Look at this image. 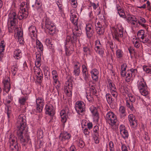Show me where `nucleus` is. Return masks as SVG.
Returning a JSON list of instances; mask_svg holds the SVG:
<instances>
[{
	"mask_svg": "<svg viewBox=\"0 0 151 151\" xmlns=\"http://www.w3.org/2000/svg\"><path fill=\"white\" fill-rule=\"evenodd\" d=\"M106 97L107 103L109 105L113 104L114 102L115 99L112 98L111 95L109 93H107L106 95Z\"/></svg>",
	"mask_w": 151,
	"mask_h": 151,
	"instance_id": "c85d7f7f",
	"label": "nucleus"
},
{
	"mask_svg": "<svg viewBox=\"0 0 151 151\" xmlns=\"http://www.w3.org/2000/svg\"><path fill=\"white\" fill-rule=\"evenodd\" d=\"M15 14L12 13L9 14V18L8 23V29L9 32H12L14 31L16 28H18L16 26L17 23V17L15 16Z\"/></svg>",
	"mask_w": 151,
	"mask_h": 151,
	"instance_id": "7ed1b4c3",
	"label": "nucleus"
},
{
	"mask_svg": "<svg viewBox=\"0 0 151 151\" xmlns=\"http://www.w3.org/2000/svg\"><path fill=\"white\" fill-rule=\"evenodd\" d=\"M123 28L120 24H118L116 28L114 29V35L115 39L117 41H119V37L123 36Z\"/></svg>",
	"mask_w": 151,
	"mask_h": 151,
	"instance_id": "6e6552de",
	"label": "nucleus"
},
{
	"mask_svg": "<svg viewBox=\"0 0 151 151\" xmlns=\"http://www.w3.org/2000/svg\"><path fill=\"white\" fill-rule=\"evenodd\" d=\"M107 45L109 46L111 50H112L115 47V46L114 45L113 42L111 41H109L108 42Z\"/></svg>",
	"mask_w": 151,
	"mask_h": 151,
	"instance_id": "052dcab7",
	"label": "nucleus"
},
{
	"mask_svg": "<svg viewBox=\"0 0 151 151\" xmlns=\"http://www.w3.org/2000/svg\"><path fill=\"white\" fill-rule=\"evenodd\" d=\"M44 74H50V69L48 67L44 66L43 68Z\"/></svg>",
	"mask_w": 151,
	"mask_h": 151,
	"instance_id": "6e6d98bb",
	"label": "nucleus"
},
{
	"mask_svg": "<svg viewBox=\"0 0 151 151\" xmlns=\"http://www.w3.org/2000/svg\"><path fill=\"white\" fill-rule=\"evenodd\" d=\"M96 52L98 53L100 56L102 57L104 53V48L96 49H95Z\"/></svg>",
	"mask_w": 151,
	"mask_h": 151,
	"instance_id": "58836bf2",
	"label": "nucleus"
},
{
	"mask_svg": "<svg viewBox=\"0 0 151 151\" xmlns=\"http://www.w3.org/2000/svg\"><path fill=\"white\" fill-rule=\"evenodd\" d=\"M52 74L53 80V84L55 85L58 83H59L58 80V77L56 70H53L52 72Z\"/></svg>",
	"mask_w": 151,
	"mask_h": 151,
	"instance_id": "393cba45",
	"label": "nucleus"
},
{
	"mask_svg": "<svg viewBox=\"0 0 151 151\" xmlns=\"http://www.w3.org/2000/svg\"><path fill=\"white\" fill-rule=\"evenodd\" d=\"M138 40L137 38H136L135 39L134 38H133L132 40L134 46L137 48H138L140 46L139 42L138 41Z\"/></svg>",
	"mask_w": 151,
	"mask_h": 151,
	"instance_id": "09e8293b",
	"label": "nucleus"
},
{
	"mask_svg": "<svg viewBox=\"0 0 151 151\" xmlns=\"http://www.w3.org/2000/svg\"><path fill=\"white\" fill-rule=\"evenodd\" d=\"M16 29L14 30V32L15 33V36L17 38V37H23V32L22 30L21 29H19V28H16Z\"/></svg>",
	"mask_w": 151,
	"mask_h": 151,
	"instance_id": "c756f323",
	"label": "nucleus"
},
{
	"mask_svg": "<svg viewBox=\"0 0 151 151\" xmlns=\"http://www.w3.org/2000/svg\"><path fill=\"white\" fill-rule=\"evenodd\" d=\"M42 28L43 27V26H45L49 31V33L50 35H52L55 33V27L48 17H44L42 23Z\"/></svg>",
	"mask_w": 151,
	"mask_h": 151,
	"instance_id": "f03ea898",
	"label": "nucleus"
},
{
	"mask_svg": "<svg viewBox=\"0 0 151 151\" xmlns=\"http://www.w3.org/2000/svg\"><path fill=\"white\" fill-rule=\"evenodd\" d=\"M127 67V65L125 64H123L121 66L120 74L121 76L122 77H125Z\"/></svg>",
	"mask_w": 151,
	"mask_h": 151,
	"instance_id": "2f4dec72",
	"label": "nucleus"
},
{
	"mask_svg": "<svg viewBox=\"0 0 151 151\" xmlns=\"http://www.w3.org/2000/svg\"><path fill=\"white\" fill-rule=\"evenodd\" d=\"M59 137H61V140L64 141L65 140H68L70 139L71 137V134L66 132H63L61 133Z\"/></svg>",
	"mask_w": 151,
	"mask_h": 151,
	"instance_id": "4be33fe9",
	"label": "nucleus"
},
{
	"mask_svg": "<svg viewBox=\"0 0 151 151\" xmlns=\"http://www.w3.org/2000/svg\"><path fill=\"white\" fill-rule=\"evenodd\" d=\"M44 101L42 97H38L36 99V109L37 112H41L44 105Z\"/></svg>",
	"mask_w": 151,
	"mask_h": 151,
	"instance_id": "f8f14e48",
	"label": "nucleus"
},
{
	"mask_svg": "<svg viewBox=\"0 0 151 151\" xmlns=\"http://www.w3.org/2000/svg\"><path fill=\"white\" fill-rule=\"evenodd\" d=\"M15 38L16 39H18V41L19 42V43L20 44H23L24 43V39L23 38V37H17V38H16V37H15Z\"/></svg>",
	"mask_w": 151,
	"mask_h": 151,
	"instance_id": "69168bd1",
	"label": "nucleus"
},
{
	"mask_svg": "<svg viewBox=\"0 0 151 151\" xmlns=\"http://www.w3.org/2000/svg\"><path fill=\"white\" fill-rule=\"evenodd\" d=\"M29 32L33 37H36L37 36L36 34V29L35 27L33 26H31L29 28Z\"/></svg>",
	"mask_w": 151,
	"mask_h": 151,
	"instance_id": "7c9ffc66",
	"label": "nucleus"
},
{
	"mask_svg": "<svg viewBox=\"0 0 151 151\" xmlns=\"http://www.w3.org/2000/svg\"><path fill=\"white\" fill-rule=\"evenodd\" d=\"M116 54L117 58H121L123 57V53L122 50L118 49L116 51Z\"/></svg>",
	"mask_w": 151,
	"mask_h": 151,
	"instance_id": "a18cd8bd",
	"label": "nucleus"
},
{
	"mask_svg": "<svg viewBox=\"0 0 151 151\" xmlns=\"http://www.w3.org/2000/svg\"><path fill=\"white\" fill-rule=\"evenodd\" d=\"M128 96L129 98V101L131 102H134L135 101V98L134 96L132 94L129 93L128 94Z\"/></svg>",
	"mask_w": 151,
	"mask_h": 151,
	"instance_id": "864d4df0",
	"label": "nucleus"
},
{
	"mask_svg": "<svg viewBox=\"0 0 151 151\" xmlns=\"http://www.w3.org/2000/svg\"><path fill=\"white\" fill-rule=\"evenodd\" d=\"M26 132V130L22 131L21 130H18L17 132L18 139L21 143H23L24 145L30 142V139L28 138H26L25 137Z\"/></svg>",
	"mask_w": 151,
	"mask_h": 151,
	"instance_id": "1a4fd4ad",
	"label": "nucleus"
},
{
	"mask_svg": "<svg viewBox=\"0 0 151 151\" xmlns=\"http://www.w3.org/2000/svg\"><path fill=\"white\" fill-rule=\"evenodd\" d=\"M128 118L131 127L134 128H136L137 126V124L135 116L133 114H130Z\"/></svg>",
	"mask_w": 151,
	"mask_h": 151,
	"instance_id": "f3484780",
	"label": "nucleus"
},
{
	"mask_svg": "<svg viewBox=\"0 0 151 151\" xmlns=\"http://www.w3.org/2000/svg\"><path fill=\"white\" fill-rule=\"evenodd\" d=\"M98 74H91L92 78L93 80L97 81L98 79Z\"/></svg>",
	"mask_w": 151,
	"mask_h": 151,
	"instance_id": "774afa93",
	"label": "nucleus"
},
{
	"mask_svg": "<svg viewBox=\"0 0 151 151\" xmlns=\"http://www.w3.org/2000/svg\"><path fill=\"white\" fill-rule=\"evenodd\" d=\"M36 44L37 47L41 51H42L43 50L42 45L38 40H36Z\"/></svg>",
	"mask_w": 151,
	"mask_h": 151,
	"instance_id": "c03bdc74",
	"label": "nucleus"
},
{
	"mask_svg": "<svg viewBox=\"0 0 151 151\" xmlns=\"http://www.w3.org/2000/svg\"><path fill=\"white\" fill-rule=\"evenodd\" d=\"M37 136L38 138L41 139L43 137V130L41 129H38L37 131Z\"/></svg>",
	"mask_w": 151,
	"mask_h": 151,
	"instance_id": "a19ab883",
	"label": "nucleus"
},
{
	"mask_svg": "<svg viewBox=\"0 0 151 151\" xmlns=\"http://www.w3.org/2000/svg\"><path fill=\"white\" fill-rule=\"evenodd\" d=\"M119 112L120 118L124 119L127 115L125 107L123 106H120L119 109Z\"/></svg>",
	"mask_w": 151,
	"mask_h": 151,
	"instance_id": "5701e85b",
	"label": "nucleus"
},
{
	"mask_svg": "<svg viewBox=\"0 0 151 151\" xmlns=\"http://www.w3.org/2000/svg\"><path fill=\"white\" fill-rule=\"evenodd\" d=\"M119 128L120 134L122 137L124 139L127 138L129 136V134L124 125L123 124L121 125Z\"/></svg>",
	"mask_w": 151,
	"mask_h": 151,
	"instance_id": "6ab92c4d",
	"label": "nucleus"
},
{
	"mask_svg": "<svg viewBox=\"0 0 151 151\" xmlns=\"http://www.w3.org/2000/svg\"><path fill=\"white\" fill-rule=\"evenodd\" d=\"M145 35V32L144 30H140L138 31L137 33L138 39L139 40L142 39Z\"/></svg>",
	"mask_w": 151,
	"mask_h": 151,
	"instance_id": "c9c22d12",
	"label": "nucleus"
},
{
	"mask_svg": "<svg viewBox=\"0 0 151 151\" xmlns=\"http://www.w3.org/2000/svg\"><path fill=\"white\" fill-rule=\"evenodd\" d=\"M54 108L53 106L51 104H47L46 105L45 108L46 114L52 116L55 114Z\"/></svg>",
	"mask_w": 151,
	"mask_h": 151,
	"instance_id": "a211bd4d",
	"label": "nucleus"
},
{
	"mask_svg": "<svg viewBox=\"0 0 151 151\" xmlns=\"http://www.w3.org/2000/svg\"><path fill=\"white\" fill-rule=\"evenodd\" d=\"M73 51L74 49L72 45H71L70 46H65V53L66 56H70L73 53Z\"/></svg>",
	"mask_w": 151,
	"mask_h": 151,
	"instance_id": "bb28decb",
	"label": "nucleus"
},
{
	"mask_svg": "<svg viewBox=\"0 0 151 151\" xmlns=\"http://www.w3.org/2000/svg\"><path fill=\"white\" fill-rule=\"evenodd\" d=\"M77 41V37L76 36L73 35H68L66 39V45H67L68 42H70L72 44H74L76 43Z\"/></svg>",
	"mask_w": 151,
	"mask_h": 151,
	"instance_id": "412c9836",
	"label": "nucleus"
},
{
	"mask_svg": "<svg viewBox=\"0 0 151 151\" xmlns=\"http://www.w3.org/2000/svg\"><path fill=\"white\" fill-rule=\"evenodd\" d=\"M139 41L140 42L143 43H151V41L147 37L146 35H145L144 37L142 38V39H141Z\"/></svg>",
	"mask_w": 151,
	"mask_h": 151,
	"instance_id": "37998d69",
	"label": "nucleus"
},
{
	"mask_svg": "<svg viewBox=\"0 0 151 151\" xmlns=\"http://www.w3.org/2000/svg\"><path fill=\"white\" fill-rule=\"evenodd\" d=\"M12 13H14L15 14V16L17 17V20L18 21V19H19L20 20L26 18L28 15V12H23L22 11H19V12L18 13V15H17L16 13L15 12H13L11 11L9 14H12Z\"/></svg>",
	"mask_w": 151,
	"mask_h": 151,
	"instance_id": "dca6fc26",
	"label": "nucleus"
},
{
	"mask_svg": "<svg viewBox=\"0 0 151 151\" xmlns=\"http://www.w3.org/2000/svg\"><path fill=\"white\" fill-rule=\"evenodd\" d=\"M83 76L84 80L86 83H87L89 80L90 78V75L88 73L83 74Z\"/></svg>",
	"mask_w": 151,
	"mask_h": 151,
	"instance_id": "603ef678",
	"label": "nucleus"
},
{
	"mask_svg": "<svg viewBox=\"0 0 151 151\" xmlns=\"http://www.w3.org/2000/svg\"><path fill=\"white\" fill-rule=\"evenodd\" d=\"M83 51L84 52V54L86 55L90 54L91 50L89 47L85 46L83 47Z\"/></svg>",
	"mask_w": 151,
	"mask_h": 151,
	"instance_id": "8fccbe9b",
	"label": "nucleus"
},
{
	"mask_svg": "<svg viewBox=\"0 0 151 151\" xmlns=\"http://www.w3.org/2000/svg\"><path fill=\"white\" fill-rule=\"evenodd\" d=\"M103 48L102 45L101 44L100 41L99 40H96L95 42V49Z\"/></svg>",
	"mask_w": 151,
	"mask_h": 151,
	"instance_id": "49530a36",
	"label": "nucleus"
},
{
	"mask_svg": "<svg viewBox=\"0 0 151 151\" xmlns=\"http://www.w3.org/2000/svg\"><path fill=\"white\" fill-rule=\"evenodd\" d=\"M43 79V74H41L40 76H37V82L39 83H41L42 82V80Z\"/></svg>",
	"mask_w": 151,
	"mask_h": 151,
	"instance_id": "680f3d73",
	"label": "nucleus"
},
{
	"mask_svg": "<svg viewBox=\"0 0 151 151\" xmlns=\"http://www.w3.org/2000/svg\"><path fill=\"white\" fill-rule=\"evenodd\" d=\"M42 6V4L40 2H35V4L32 5V7H35L37 10L40 12H42L43 11L42 9H41V7Z\"/></svg>",
	"mask_w": 151,
	"mask_h": 151,
	"instance_id": "f704fd0d",
	"label": "nucleus"
},
{
	"mask_svg": "<svg viewBox=\"0 0 151 151\" xmlns=\"http://www.w3.org/2000/svg\"><path fill=\"white\" fill-rule=\"evenodd\" d=\"M90 93L92 94L95 95L96 96H97L98 95V93L96 89L95 88L93 85L90 86Z\"/></svg>",
	"mask_w": 151,
	"mask_h": 151,
	"instance_id": "79ce46f5",
	"label": "nucleus"
},
{
	"mask_svg": "<svg viewBox=\"0 0 151 151\" xmlns=\"http://www.w3.org/2000/svg\"><path fill=\"white\" fill-rule=\"evenodd\" d=\"M82 72L83 74L88 73L87 67L85 65H82Z\"/></svg>",
	"mask_w": 151,
	"mask_h": 151,
	"instance_id": "5fc2aeb1",
	"label": "nucleus"
},
{
	"mask_svg": "<svg viewBox=\"0 0 151 151\" xmlns=\"http://www.w3.org/2000/svg\"><path fill=\"white\" fill-rule=\"evenodd\" d=\"M36 60H41V54L40 52H36Z\"/></svg>",
	"mask_w": 151,
	"mask_h": 151,
	"instance_id": "e2e57ef3",
	"label": "nucleus"
},
{
	"mask_svg": "<svg viewBox=\"0 0 151 151\" xmlns=\"http://www.w3.org/2000/svg\"><path fill=\"white\" fill-rule=\"evenodd\" d=\"M60 115L61 118V121L63 123H65L67 120L65 111L62 110L60 112Z\"/></svg>",
	"mask_w": 151,
	"mask_h": 151,
	"instance_id": "473e14b6",
	"label": "nucleus"
},
{
	"mask_svg": "<svg viewBox=\"0 0 151 151\" xmlns=\"http://www.w3.org/2000/svg\"><path fill=\"white\" fill-rule=\"evenodd\" d=\"M126 106L132 111L133 112L135 111L134 109L133 106L132 102L129 101V100L126 101Z\"/></svg>",
	"mask_w": 151,
	"mask_h": 151,
	"instance_id": "e433bc0d",
	"label": "nucleus"
},
{
	"mask_svg": "<svg viewBox=\"0 0 151 151\" xmlns=\"http://www.w3.org/2000/svg\"><path fill=\"white\" fill-rule=\"evenodd\" d=\"M17 124L18 130H21L22 131L26 130V117L23 115H19L17 119Z\"/></svg>",
	"mask_w": 151,
	"mask_h": 151,
	"instance_id": "423d86ee",
	"label": "nucleus"
},
{
	"mask_svg": "<svg viewBox=\"0 0 151 151\" xmlns=\"http://www.w3.org/2000/svg\"><path fill=\"white\" fill-rule=\"evenodd\" d=\"M4 88V90L7 93L10 90L11 84L10 79L9 77H5L3 80Z\"/></svg>",
	"mask_w": 151,
	"mask_h": 151,
	"instance_id": "2eb2a0df",
	"label": "nucleus"
},
{
	"mask_svg": "<svg viewBox=\"0 0 151 151\" xmlns=\"http://www.w3.org/2000/svg\"><path fill=\"white\" fill-rule=\"evenodd\" d=\"M111 95L114 97V99L117 100V98L118 96V93L116 91V90H114V91H110Z\"/></svg>",
	"mask_w": 151,
	"mask_h": 151,
	"instance_id": "4d7b16f0",
	"label": "nucleus"
},
{
	"mask_svg": "<svg viewBox=\"0 0 151 151\" xmlns=\"http://www.w3.org/2000/svg\"><path fill=\"white\" fill-rule=\"evenodd\" d=\"M107 82L109 84L110 90V91H114V90H116L115 86L114 83L110 79H107Z\"/></svg>",
	"mask_w": 151,
	"mask_h": 151,
	"instance_id": "72a5a7b5",
	"label": "nucleus"
},
{
	"mask_svg": "<svg viewBox=\"0 0 151 151\" xmlns=\"http://www.w3.org/2000/svg\"><path fill=\"white\" fill-rule=\"evenodd\" d=\"M143 69L144 71L147 73L151 74V69L150 67L146 65H144L143 67Z\"/></svg>",
	"mask_w": 151,
	"mask_h": 151,
	"instance_id": "3c124183",
	"label": "nucleus"
},
{
	"mask_svg": "<svg viewBox=\"0 0 151 151\" xmlns=\"http://www.w3.org/2000/svg\"><path fill=\"white\" fill-rule=\"evenodd\" d=\"M99 127L97 126H95L93 127V132L95 133V136H99L98 131Z\"/></svg>",
	"mask_w": 151,
	"mask_h": 151,
	"instance_id": "13d9d810",
	"label": "nucleus"
},
{
	"mask_svg": "<svg viewBox=\"0 0 151 151\" xmlns=\"http://www.w3.org/2000/svg\"><path fill=\"white\" fill-rule=\"evenodd\" d=\"M86 34L88 38H91L94 33V30L92 25L90 24L86 25Z\"/></svg>",
	"mask_w": 151,
	"mask_h": 151,
	"instance_id": "4468645a",
	"label": "nucleus"
},
{
	"mask_svg": "<svg viewBox=\"0 0 151 151\" xmlns=\"http://www.w3.org/2000/svg\"><path fill=\"white\" fill-rule=\"evenodd\" d=\"M70 12V21L75 25L74 29H73V34L76 37L80 36L82 32L81 29L77 26L78 18L77 17L76 13L73 10H71Z\"/></svg>",
	"mask_w": 151,
	"mask_h": 151,
	"instance_id": "f257e3e1",
	"label": "nucleus"
},
{
	"mask_svg": "<svg viewBox=\"0 0 151 151\" xmlns=\"http://www.w3.org/2000/svg\"><path fill=\"white\" fill-rule=\"evenodd\" d=\"M137 72V70L136 69L132 68L129 70H127L126 73V81L127 82H130L131 78H134Z\"/></svg>",
	"mask_w": 151,
	"mask_h": 151,
	"instance_id": "9d476101",
	"label": "nucleus"
},
{
	"mask_svg": "<svg viewBox=\"0 0 151 151\" xmlns=\"http://www.w3.org/2000/svg\"><path fill=\"white\" fill-rule=\"evenodd\" d=\"M66 85L64 86L65 91L69 97L71 96L72 94V85L71 83L68 81L65 82Z\"/></svg>",
	"mask_w": 151,
	"mask_h": 151,
	"instance_id": "ddd939ff",
	"label": "nucleus"
},
{
	"mask_svg": "<svg viewBox=\"0 0 151 151\" xmlns=\"http://www.w3.org/2000/svg\"><path fill=\"white\" fill-rule=\"evenodd\" d=\"M83 133L86 135H88L90 133V130L87 128H85L83 130Z\"/></svg>",
	"mask_w": 151,
	"mask_h": 151,
	"instance_id": "338daca9",
	"label": "nucleus"
},
{
	"mask_svg": "<svg viewBox=\"0 0 151 151\" xmlns=\"http://www.w3.org/2000/svg\"><path fill=\"white\" fill-rule=\"evenodd\" d=\"M22 56L21 50L19 49H15L14 52L13 57L15 59L18 60L20 59Z\"/></svg>",
	"mask_w": 151,
	"mask_h": 151,
	"instance_id": "b1692460",
	"label": "nucleus"
},
{
	"mask_svg": "<svg viewBox=\"0 0 151 151\" xmlns=\"http://www.w3.org/2000/svg\"><path fill=\"white\" fill-rule=\"evenodd\" d=\"M104 29V27L96 28V32L99 35H103L105 31Z\"/></svg>",
	"mask_w": 151,
	"mask_h": 151,
	"instance_id": "4c0bfd02",
	"label": "nucleus"
},
{
	"mask_svg": "<svg viewBox=\"0 0 151 151\" xmlns=\"http://www.w3.org/2000/svg\"><path fill=\"white\" fill-rule=\"evenodd\" d=\"M29 7V4H27V3L25 2H23L21 4L20 9L21 11L25 12H28V8Z\"/></svg>",
	"mask_w": 151,
	"mask_h": 151,
	"instance_id": "a878e982",
	"label": "nucleus"
},
{
	"mask_svg": "<svg viewBox=\"0 0 151 151\" xmlns=\"http://www.w3.org/2000/svg\"><path fill=\"white\" fill-rule=\"evenodd\" d=\"M90 110L94 116V119L96 121H98L99 119V113L96 108H91Z\"/></svg>",
	"mask_w": 151,
	"mask_h": 151,
	"instance_id": "cd10ccee",
	"label": "nucleus"
},
{
	"mask_svg": "<svg viewBox=\"0 0 151 151\" xmlns=\"http://www.w3.org/2000/svg\"><path fill=\"white\" fill-rule=\"evenodd\" d=\"M5 112L7 113L8 118H9L11 113V108L10 107L7 106V108H6Z\"/></svg>",
	"mask_w": 151,
	"mask_h": 151,
	"instance_id": "bf43d9fd",
	"label": "nucleus"
},
{
	"mask_svg": "<svg viewBox=\"0 0 151 151\" xmlns=\"http://www.w3.org/2000/svg\"><path fill=\"white\" fill-rule=\"evenodd\" d=\"M81 65V64L79 62H76L74 63L73 73L76 76H78L80 74Z\"/></svg>",
	"mask_w": 151,
	"mask_h": 151,
	"instance_id": "aec40b11",
	"label": "nucleus"
},
{
	"mask_svg": "<svg viewBox=\"0 0 151 151\" xmlns=\"http://www.w3.org/2000/svg\"><path fill=\"white\" fill-rule=\"evenodd\" d=\"M75 108L77 113L80 114L85 111V105L83 102L78 101L76 103Z\"/></svg>",
	"mask_w": 151,
	"mask_h": 151,
	"instance_id": "9b49d317",
	"label": "nucleus"
},
{
	"mask_svg": "<svg viewBox=\"0 0 151 151\" xmlns=\"http://www.w3.org/2000/svg\"><path fill=\"white\" fill-rule=\"evenodd\" d=\"M28 99V97L26 96L25 97H21L19 99V102L22 105H24L27 100Z\"/></svg>",
	"mask_w": 151,
	"mask_h": 151,
	"instance_id": "de8ad7c7",
	"label": "nucleus"
},
{
	"mask_svg": "<svg viewBox=\"0 0 151 151\" xmlns=\"http://www.w3.org/2000/svg\"><path fill=\"white\" fill-rule=\"evenodd\" d=\"M86 97L88 99V101L90 102H92L93 100V99L92 96L91 95V94L88 95V94L87 95Z\"/></svg>",
	"mask_w": 151,
	"mask_h": 151,
	"instance_id": "0e129e2a",
	"label": "nucleus"
},
{
	"mask_svg": "<svg viewBox=\"0 0 151 151\" xmlns=\"http://www.w3.org/2000/svg\"><path fill=\"white\" fill-rule=\"evenodd\" d=\"M118 13L119 14L121 17L124 18H126V16L125 13L124 12V10L123 9H121L118 10Z\"/></svg>",
	"mask_w": 151,
	"mask_h": 151,
	"instance_id": "ea45409f",
	"label": "nucleus"
},
{
	"mask_svg": "<svg viewBox=\"0 0 151 151\" xmlns=\"http://www.w3.org/2000/svg\"><path fill=\"white\" fill-rule=\"evenodd\" d=\"M105 119L107 122L112 126L115 125L117 121L116 115L112 111L108 112L107 113Z\"/></svg>",
	"mask_w": 151,
	"mask_h": 151,
	"instance_id": "0eeeda50",
	"label": "nucleus"
},
{
	"mask_svg": "<svg viewBox=\"0 0 151 151\" xmlns=\"http://www.w3.org/2000/svg\"><path fill=\"white\" fill-rule=\"evenodd\" d=\"M137 86L140 92L142 95L146 96L148 95L149 92L147 90V86L143 78H141L138 81Z\"/></svg>",
	"mask_w": 151,
	"mask_h": 151,
	"instance_id": "39448f33",
	"label": "nucleus"
},
{
	"mask_svg": "<svg viewBox=\"0 0 151 151\" xmlns=\"http://www.w3.org/2000/svg\"><path fill=\"white\" fill-rule=\"evenodd\" d=\"M7 137L9 139V147L11 151H19L20 147L17 142V138L13 134H11Z\"/></svg>",
	"mask_w": 151,
	"mask_h": 151,
	"instance_id": "20e7f679",
	"label": "nucleus"
}]
</instances>
